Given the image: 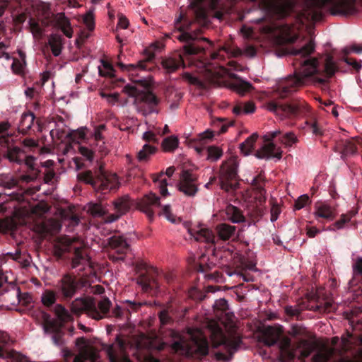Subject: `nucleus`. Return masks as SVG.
<instances>
[{
    "label": "nucleus",
    "instance_id": "obj_1",
    "mask_svg": "<svg viewBox=\"0 0 362 362\" xmlns=\"http://www.w3.org/2000/svg\"><path fill=\"white\" fill-rule=\"evenodd\" d=\"M315 51V45L312 40L302 48L294 49V73L281 81L276 90L277 98L284 99L308 83L312 82L322 86H327V78H331L337 70V67L331 56H328L324 69L319 67V61L310 55Z\"/></svg>",
    "mask_w": 362,
    "mask_h": 362
},
{
    "label": "nucleus",
    "instance_id": "obj_2",
    "mask_svg": "<svg viewBox=\"0 0 362 362\" xmlns=\"http://www.w3.org/2000/svg\"><path fill=\"white\" fill-rule=\"evenodd\" d=\"M144 304L145 303L127 300L123 302V305H117L110 312L112 302L107 297H103L97 303L93 298H77L71 302L70 310L76 316L86 313L88 317L95 320L115 317L119 320L129 321L132 313L138 312Z\"/></svg>",
    "mask_w": 362,
    "mask_h": 362
},
{
    "label": "nucleus",
    "instance_id": "obj_3",
    "mask_svg": "<svg viewBox=\"0 0 362 362\" xmlns=\"http://www.w3.org/2000/svg\"><path fill=\"white\" fill-rule=\"evenodd\" d=\"M281 337L279 329L271 326L267 327L262 333L261 341L267 346L279 344L280 357L284 361L293 360L298 354L303 358H307L314 351V343L307 340H300L296 346L288 337Z\"/></svg>",
    "mask_w": 362,
    "mask_h": 362
},
{
    "label": "nucleus",
    "instance_id": "obj_4",
    "mask_svg": "<svg viewBox=\"0 0 362 362\" xmlns=\"http://www.w3.org/2000/svg\"><path fill=\"white\" fill-rule=\"evenodd\" d=\"M302 15L307 21H318L323 17L322 9L332 15L349 16L356 11V0H304Z\"/></svg>",
    "mask_w": 362,
    "mask_h": 362
},
{
    "label": "nucleus",
    "instance_id": "obj_5",
    "mask_svg": "<svg viewBox=\"0 0 362 362\" xmlns=\"http://www.w3.org/2000/svg\"><path fill=\"white\" fill-rule=\"evenodd\" d=\"M351 338L352 334L347 332L346 337H341L339 349L326 348L319 351L313 356V361L329 362L334 358V362H362V347L355 351Z\"/></svg>",
    "mask_w": 362,
    "mask_h": 362
},
{
    "label": "nucleus",
    "instance_id": "obj_6",
    "mask_svg": "<svg viewBox=\"0 0 362 362\" xmlns=\"http://www.w3.org/2000/svg\"><path fill=\"white\" fill-rule=\"evenodd\" d=\"M77 177L80 181L90 185L95 192L102 194L115 191L120 185L117 175L105 171L102 165L95 171V175L90 170H86L78 173Z\"/></svg>",
    "mask_w": 362,
    "mask_h": 362
},
{
    "label": "nucleus",
    "instance_id": "obj_7",
    "mask_svg": "<svg viewBox=\"0 0 362 362\" xmlns=\"http://www.w3.org/2000/svg\"><path fill=\"white\" fill-rule=\"evenodd\" d=\"M211 341L213 348L223 347L226 353L217 351L215 353V357L218 361L225 362L231 360L242 342L239 337H228L220 327H217L211 332Z\"/></svg>",
    "mask_w": 362,
    "mask_h": 362
},
{
    "label": "nucleus",
    "instance_id": "obj_8",
    "mask_svg": "<svg viewBox=\"0 0 362 362\" xmlns=\"http://www.w3.org/2000/svg\"><path fill=\"white\" fill-rule=\"evenodd\" d=\"M115 214H108V210L102 204H92L89 207V211L93 216H105L106 223H113L118 220L122 215L129 211L133 205V202L128 195L119 197L112 202Z\"/></svg>",
    "mask_w": 362,
    "mask_h": 362
},
{
    "label": "nucleus",
    "instance_id": "obj_9",
    "mask_svg": "<svg viewBox=\"0 0 362 362\" xmlns=\"http://www.w3.org/2000/svg\"><path fill=\"white\" fill-rule=\"evenodd\" d=\"M191 22L183 14L180 13L175 22V28L179 33L174 37L181 42L186 44L182 47L184 53L187 55L197 54L204 51V48L197 45L194 41L197 37L194 34L187 32Z\"/></svg>",
    "mask_w": 362,
    "mask_h": 362
},
{
    "label": "nucleus",
    "instance_id": "obj_10",
    "mask_svg": "<svg viewBox=\"0 0 362 362\" xmlns=\"http://www.w3.org/2000/svg\"><path fill=\"white\" fill-rule=\"evenodd\" d=\"M73 242L68 236L63 237L54 244V252L57 257H62L65 253L73 251L74 257L71 259L72 268H76L81 264H87L89 263V258L86 255L81 247H74Z\"/></svg>",
    "mask_w": 362,
    "mask_h": 362
},
{
    "label": "nucleus",
    "instance_id": "obj_11",
    "mask_svg": "<svg viewBox=\"0 0 362 362\" xmlns=\"http://www.w3.org/2000/svg\"><path fill=\"white\" fill-rule=\"evenodd\" d=\"M238 167V163L235 158H230L221 165L220 186L227 192H234L239 187Z\"/></svg>",
    "mask_w": 362,
    "mask_h": 362
},
{
    "label": "nucleus",
    "instance_id": "obj_12",
    "mask_svg": "<svg viewBox=\"0 0 362 362\" xmlns=\"http://www.w3.org/2000/svg\"><path fill=\"white\" fill-rule=\"evenodd\" d=\"M268 109L279 116L295 117L305 115L308 108L303 100H293L290 103H282L271 100L267 104Z\"/></svg>",
    "mask_w": 362,
    "mask_h": 362
},
{
    "label": "nucleus",
    "instance_id": "obj_13",
    "mask_svg": "<svg viewBox=\"0 0 362 362\" xmlns=\"http://www.w3.org/2000/svg\"><path fill=\"white\" fill-rule=\"evenodd\" d=\"M81 286V279L75 274L66 273L57 281L55 289L62 300L69 301L78 293Z\"/></svg>",
    "mask_w": 362,
    "mask_h": 362
},
{
    "label": "nucleus",
    "instance_id": "obj_14",
    "mask_svg": "<svg viewBox=\"0 0 362 362\" xmlns=\"http://www.w3.org/2000/svg\"><path fill=\"white\" fill-rule=\"evenodd\" d=\"M136 269L137 273H139L136 282L144 292L156 291L159 288L157 269L148 267L146 263L141 262L136 264Z\"/></svg>",
    "mask_w": 362,
    "mask_h": 362
},
{
    "label": "nucleus",
    "instance_id": "obj_15",
    "mask_svg": "<svg viewBox=\"0 0 362 362\" xmlns=\"http://www.w3.org/2000/svg\"><path fill=\"white\" fill-rule=\"evenodd\" d=\"M105 247L110 250L109 259L116 262L124 261L127 253L130 250V245L122 236L113 235L106 240Z\"/></svg>",
    "mask_w": 362,
    "mask_h": 362
},
{
    "label": "nucleus",
    "instance_id": "obj_16",
    "mask_svg": "<svg viewBox=\"0 0 362 362\" xmlns=\"http://www.w3.org/2000/svg\"><path fill=\"white\" fill-rule=\"evenodd\" d=\"M280 134V131H274L265 134L264 136V139L268 143L264 144L260 149L255 152V157L259 159L276 158L280 160L282 157L281 150L279 148H277L274 143L270 142Z\"/></svg>",
    "mask_w": 362,
    "mask_h": 362
},
{
    "label": "nucleus",
    "instance_id": "obj_17",
    "mask_svg": "<svg viewBox=\"0 0 362 362\" xmlns=\"http://www.w3.org/2000/svg\"><path fill=\"white\" fill-rule=\"evenodd\" d=\"M43 327L46 333H52V339L53 343L58 346H62L64 344L63 336L64 332L62 331V323L58 322L57 320H51L50 315L43 312Z\"/></svg>",
    "mask_w": 362,
    "mask_h": 362
},
{
    "label": "nucleus",
    "instance_id": "obj_18",
    "mask_svg": "<svg viewBox=\"0 0 362 362\" xmlns=\"http://www.w3.org/2000/svg\"><path fill=\"white\" fill-rule=\"evenodd\" d=\"M126 89L129 90V94L135 96L136 100L146 105L148 110H144L143 114H150L155 111L156 106L159 103V99L150 90L139 91L136 88L127 86Z\"/></svg>",
    "mask_w": 362,
    "mask_h": 362
},
{
    "label": "nucleus",
    "instance_id": "obj_19",
    "mask_svg": "<svg viewBox=\"0 0 362 362\" xmlns=\"http://www.w3.org/2000/svg\"><path fill=\"white\" fill-rule=\"evenodd\" d=\"M155 58L153 52L149 49H146L144 52L143 59L139 60L136 64H124L122 62L117 64L122 70L129 72L132 75L137 74L138 71H146L150 70L152 66H150V64L153 62Z\"/></svg>",
    "mask_w": 362,
    "mask_h": 362
},
{
    "label": "nucleus",
    "instance_id": "obj_20",
    "mask_svg": "<svg viewBox=\"0 0 362 362\" xmlns=\"http://www.w3.org/2000/svg\"><path fill=\"white\" fill-rule=\"evenodd\" d=\"M178 189L185 195L194 197L198 191L197 177L189 170H184L180 176Z\"/></svg>",
    "mask_w": 362,
    "mask_h": 362
},
{
    "label": "nucleus",
    "instance_id": "obj_21",
    "mask_svg": "<svg viewBox=\"0 0 362 362\" xmlns=\"http://www.w3.org/2000/svg\"><path fill=\"white\" fill-rule=\"evenodd\" d=\"M32 127H35L37 132L42 131L41 121L37 119L35 115L31 111H28L22 114L18 127V131L22 134H26Z\"/></svg>",
    "mask_w": 362,
    "mask_h": 362
},
{
    "label": "nucleus",
    "instance_id": "obj_22",
    "mask_svg": "<svg viewBox=\"0 0 362 362\" xmlns=\"http://www.w3.org/2000/svg\"><path fill=\"white\" fill-rule=\"evenodd\" d=\"M161 65L168 74L174 73L179 69L185 66L182 55L178 51H175L170 55L163 58Z\"/></svg>",
    "mask_w": 362,
    "mask_h": 362
},
{
    "label": "nucleus",
    "instance_id": "obj_23",
    "mask_svg": "<svg viewBox=\"0 0 362 362\" xmlns=\"http://www.w3.org/2000/svg\"><path fill=\"white\" fill-rule=\"evenodd\" d=\"M126 342L121 337L117 335L115 338V341L110 345L107 349V354L110 362H120V358L122 356L125 351Z\"/></svg>",
    "mask_w": 362,
    "mask_h": 362
},
{
    "label": "nucleus",
    "instance_id": "obj_24",
    "mask_svg": "<svg viewBox=\"0 0 362 362\" xmlns=\"http://www.w3.org/2000/svg\"><path fill=\"white\" fill-rule=\"evenodd\" d=\"M159 205V198L155 194L145 195L137 204V209L147 215L149 219L154 216L153 206Z\"/></svg>",
    "mask_w": 362,
    "mask_h": 362
},
{
    "label": "nucleus",
    "instance_id": "obj_25",
    "mask_svg": "<svg viewBox=\"0 0 362 362\" xmlns=\"http://www.w3.org/2000/svg\"><path fill=\"white\" fill-rule=\"evenodd\" d=\"M194 349V351L197 356L204 357L209 354V342L203 333L198 330L197 335L191 334Z\"/></svg>",
    "mask_w": 362,
    "mask_h": 362
},
{
    "label": "nucleus",
    "instance_id": "obj_26",
    "mask_svg": "<svg viewBox=\"0 0 362 362\" xmlns=\"http://www.w3.org/2000/svg\"><path fill=\"white\" fill-rule=\"evenodd\" d=\"M189 233L196 241L204 242L207 244L214 245L216 237L212 230L205 228H193L189 229Z\"/></svg>",
    "mask_w": 362,
    "mask_h": 362
},
{
    "label": "nucleus",
    "instance_id": "obj_27",
    "mask_svg": "<svg viewBox=\"0 0 362 362\" xmlns=\"http://www.w3.org/2000/svg\"><path fill=\"white\" fill-rule=\"evenodd\" d=\"M334 151L341 153V158L346 160L347 157L354 155L357 152V147L354 142L350 140H340L337 142Z\"/></svg>",
    "mask_w": 362,
    "mask_h": 362
},
{
    "label": "nucleus",
    "instance_id": "obj_28",
    "mask_svg": "<svg viewBox=\"0 0 362 362\" xmlns=\"http://www.w3.org/2000/svg\"><path fill=\"white\" fill-rule=\"evenodd\" d=\"M314 214L317 218L332 221L336 217L335 209L325 203L316 204Z\"/></svg>",
    "mask_w": 362,
    "mask_h": 362
},
{
    "label": "nucleus",
    "instance_id": "obj_29",
    "mask_svg": "<svg viewBox=\"0 0 362 362\" xmlns=\"http://www.w3.org/2000/svg\"><path fill=\"white\" fill-rule=\"evenodd\" d=\"M98 351L93 348L82 349L74 358V362H98Z\"/></svg>",
    "mask_w": 362,
    "mask_h": 362
},
{
    "label": "nucleus",
    "instance_id": "obj_30",
    "mask_svg": "<svg viewBox=\"0 0 362 362\" xmlns=\"http://www.w3.org/2000/svg\"><path fill=\"white\" fill-rule=\"evenodd\" d=\"M171 337L173 341L171 344V351L180 354H185L187 352V344L184 337L179 333L172 331Z\"/></svg>",
    "mask_w": 362,
    "mask_h": 362
},
{
    "label": "nucleus",
    "instance_id": "obj_31",
    "mask_svg": "<svg viewBox=\"0 0 362 362\" xmlns=\"http://www.w3.org/2000/svg\"><path fill=\"white\" fill-rule=\"evenodd\" d=\"M272 6L274 12L279 18H284L288 16L293 9V4L289 0L276 2Z\"/></svg>",
    "mask_w": 362,
    "mask_h": 362
},
{
    "label": "nucleus",
    "instance_id": "obj_32",
    "mask_svg": "<svg viewBox=\"0 0 362 362\" xmlns=\"http://www.w3.org/2000/svg\"><path fill=\"white\" fill-rule=\"evenodd\" d=\"M7 291H11V294L15 296L19 303L28 305L32 301V296L28 293H22L21 289L13 283L7 285Z\"/></svg>",
    "mask_w": 362,
    "mask_h": 362
},
{
    "label": "nucleus",
    "instance_id": "obj_33",
    "mask_svg": "<svg viewBox=\"0 0 362 362\" xmlns=\"http://www.w3.org/2000/svg\"><path fill=\"white\" fill-rule=\"evenodd\" d=\"M235 226L228 223H221L216 227V231L218 238L222 240H228L232 238L235 234Z\"/></svg>",
    "mask_w": 362,
    "mask_h": 362
},
{
    "label": "nucleus",
    "instance_id": "obj_34",
    "mask_svg": "<svg viewBox=\"0 0 362 362\" xmlns=\"http://www.w3.org/2000/svg\"><path fill=\"white\" fill-rule=\"evenodd\" d=\"M226 214L228 218L233 223H242L245 221L242 211L232 204H229L226 206Z\"/></svg>",
    "mask_w": 362,
    "mask_h": 362
},
{
    "label": "nucleus",
    "instance_id": "obj_35",
    "mask_svg": "<svg viewBox=\"0 0 362 362\" xmlns=\"http://www.w3.org/2000/svg\"><path fill=\"white\" fill-rule=\"evenodd\" d=\"M54 314L57 316V320L58 322L62 323V327H64V324L73 320L71 315L69 313L67 309L61 304H57L54 307Z\"/></svg>",
    "mask_w": 362,
    "mask_h": 362
},
{
    "label": "nucleus",
    "instance_id": "obj_36",
    "mask_svg": "<svg viewBox=\"0 0 362 362\" xmlns=\"http://www.w3.org/2000/svg\"><path fill=\"white\" fill-rule=\"evenodd\" d=\"M57 25L62 30L64 35L71 38L73 36V30L71 27L70 21L64 13H60L57 19Z\"/></svg>",
    "mask_w": 362,
    "mask_h": 362
},
{
    "label": "nucleus",
    "instance_id": "obj_37",
    "mask_svg": "<svg viewBox=\"0 0 362 362\" xmlns=\"http://www.w3.org/2000/svg\"><path fill=\"white\" fill-rule=\"evenodd\" d=\"M8 340L9 337L6 333L0 332V358L10 357L15 358L18 355V353L14 351H8L6 349Z\"/></svg>",
    "mask_w": 362,
    "mask_h": 362
},
{
    "label": "nucleus",
    "instance_id": "obj_38",
    "mask_svg": "<svg viewBox=\"0 0 362 362\" xmlns=\"http://www.w3.org/2000/svg\"><path fill=\"white\" fill-rule=\"evenodd\" d=\"M57 297L58 294L56 290L46 289L42 293L41 302L44 306L50 308L55 304Z\"/></svg>",
    "mask_w": 362,
    "mask_h": 362
},
{
    "label": "nucleus",
    "instance_id": "obj_39",
    "mask_svg": "<svg viewBox=\"0 0 362 362\" xmlns=\"http://www.w3.org/2000/svg\"><path fill=\"white\" fill-rule=\"evenodd\" d=\"M48 43L51 47L52 54L57 57L61 54L62 48V38L60 35L52 34L48 40Z\"/></svg>",
    "mask_w": 362,
    "mask_h": 362
},
{
    "label": "nucleus",
    "instance_id": "obj_40",
    "mask_svg": "<svg viewBox=\"0 0 362 362\" xmlns=\"http://www.w3.org/2000/svg\"><path fill=\"white\" fill-rule=\"evenodd\" d=\"M17 228L16 219L11 216H6L0 219V231L4 233H8L15 230Z\"/></svg>",
    "mask_w": 362,
    "mask_h": 362
},
{
    "label": "nucleus",
    "instance_id": "obj_41",
    "mask_svg": "<svg viewBox=\"0 0 362 362\" xmlns=\"http://www.w3.org/2000/svg\"><path fill=\"white\" fill-rule=\"evenodd\" d=\"M258 138L256 133L252 134L247 139L240 144V149L245 156L249 155L254 148V144Z\"/></svg>",
    "mask_w": 362,
    "mask_h": 362
},
{
    "label": "nucleus",
    "instance_id": "obj_42",
    "mask_svg": "<svg viewBox=\"0 0 362 362\" xmlns=\"http://www.w3.org/2000/svg\"><path fill=\"white\" fill-rule=\"evenodd\" d=\"M264 185L265 177L264 173L262 171L259 173V175L253 178L252 181V185L254 189L257 191V194L262 196L266 192Z\"/></svg>",
    "mask_w": 362,
    "mask_h": 362
},
{
    "label": "nucleus",
    "instance_id": "obj_43",
    "mask_svg": "<svg viewBox=\"0 0 362 362\" xmlns=\"http://www.w3.org/2000/svg\"><path fill=\"white\" fill-rule=\"evenodd\" d=\"M10 125L8 122L0 123V145L8 146L10 141H13V139L11 135L7 133Z\"/></svg>",
    "mask_w": 362,
    "mask_h": 362
},
{
    "label": "nucleus",
    "instance_id": "obj_44",
    "mask_svg": "<svg viewBox=\"0 0 362 362\" xmlns=\"http://www.w3.org/2000/svg\"><path fill=\"white\" fill-rule=\"evenodd\" d=\"M156 148L149 144H144L142 148L137 153V158L140 162L147 161L150 156L154 154Z\"/></svg>",
    "mask_w": 362,
    "mask_h": 362
},
{
    "label": "nucleus",
    "instance_id": "obj_45",
    "mask_svg": "<svg viewBox=\"0 0 362 362\" xmlns=\"http://www.w3.org/2000/svg\"><path fill=\"white\" fill-rule=\"evenodd\" d=\"M21 153L22 150L19 147H8L6 153V157L10 161L15 162L18 164H21L23 161V158L21 157Z\"/></svg>",
    "mask_w": 362,
    "mask_h": 362
},
{
    "label": "nucleus",
    "instance_id": "obj_46",
    "mask_svg": "<svg viewBox=\"0 0 362 362\" xmlns=\"http://www.w3.org/2000/svg\"><path fill=\"white\" fill-rule=\"evenodd\" d=\"M182 78L187 81L189 83L194 85L197 87H198L200 89H205L206 88V85L205 82H204L202 80H201L197 76L192 75L190 73L185 72L182 74Z\"/></svg>",
    "mask_w": 362,
    "mask_h": 362
},
{
    "label": "nucleus",
    "instance_id": "obj_47",
    "mask_svg": "<svg viewBox=\"0 0 362 362\" xmlns=\"http://www.w3.org/2000/svg\"><path fill=\"white\" fill-rule=\"evenodd\" d=\"M356 214V212L351 211L348 212L347 214H341L340 218L334 224L333 226H330L329 228V230H334L335 229H341L344 227V224L350 221L351 218L354 216Z\"/></svg>",
    "mask_w": 362,
    "mask_h": 362
},
{
    "label": "nucleus",
    "instance_id": "obj_48",
    "mask_svg": "<svg viewBox=\"0 0 362 362\" xmlns=\"http://www.w3.org/2000/svg\"><path fill=\"white\" fill-rule=\"evenodd\" d=\"M179 144L178 139L175 136H170L163 139L162 142V147L164 151H173L175 150Z\"/></svg>",
    "mask_w": 362,
    "mask_h": 362
},
{
    "label": "nucleus",
    "instance_id": "obj_49",
    "mask_svg": "<svg viewBox=\"0 0 362 362\" xmlns=\"http://www.w3.org/2000/svg\"><path fill=\"white\" fill-rule=\"evenodd\" d=\"M308 129L315 136H322L323 129L320 124L314 119H310L305 122Z\"/></svg>",
    "mask_w": 362,
    "mask_h": 362
},
{
    "label": "nucleus",
    "instance_id": "obj_50",
    "mask_svg": "<svg viewBox=\"0 0 362 362\" xmlns=\"http://www.w3.org/2000/svg\"><path fill=\"white\" fill-rule=\"evenodd\" d=\"M163 173H160L158 175H156L153 177V182H158V187L160 189V193L163 197H166L168 194V189H167V180L163 177Z\"/></svg>",
    "mask_w": 362,
    "mask_h": 362
},
{
    "label": "nucleus",
    "instance_id": "obj_51",
    "mask_svg": "<svg viewBox=\"0 0 362 362\" xmlns=\"http://www.w3.org/2000/svg\"><path fill=\"white\" fill-rule=\"evenodd\" d=\"M101 62L103 64V68H101L99 66V68H98L99 74L101 76H105V77H110V78L114 77L115 69H114L112 65L105 60H102Z\"/></svg>",
    "mask_w": 362,
    "mask_h": 362
},
{
    "label": "nucleus",
    "instance_id": "obj_52",
    "mask_svg": "<svg viewBox=\"0 0 362 362\" xmlns=\"http://www.w3.org/2000/svg\"><path fill=\"white\" fill-rule=\"evenodd\" d=\"M223 154L222 150L216 146H209L207 148V158L216 161L219 159Z\"/></svg>",
    "mask_w": 362,
    "mask_h": 362
},
{
    "label": "nucleus",
    "instance_id": "obj_53",
    "mask_svg": "<svg viewBox=\"0 0 362 362\" xmlns=\"http://www.w3.org/2000/svg\"><path fill=\"white\" fill-rule=\"evenodd\" d=\"M30 32L35 37H41L43 33V30L40 28L38 22L33 18H30L28 21Z\"/></svg>",
    "mask_w": 362,
    "mask_h": 362
},
{
    "label": "nucleus",
    "instance_id": "obj_54",
    "mask_svg": "<svg viewBox=\"0 0 362 362\" xmlns=\"http://www.w3.org/2000/svg\"><path fill=\"white\" fill-rule=\"evenodd\" d=\"M233 121L227 122V119L226 118H218L214 125L219 128V130L218 131V134H223L226 132L228 128L230 126L233 125Z\"/></svg>",
    "mask_w": 362,
    "mask_h": 362
},
{
    "label": "nucleus",
    "instance_id": "obj_55",
    "mask_svg": "<svg viewBox=\"0 0 362 362\" xmlns=\"http://www.w3.org/2000/svg\"><path fill=\"white\" fill-rule=\"evenodd\" d=\"M234 89L240 94L244 95L250 90L252 85L246 81H240L233 85Z\"/></svg>",
    "mask_w": 362,
    "mask_h": 362
},
{
    "label": "nucleus",
    "instance_id": "obj_56",
    "mask_svg": "<svg viewBox=\"0 0 362 362\" xmlns=\"http://www.w3.org/2000/svg\"><path fill=\"white\" fill-rule=\"evenodd\" d=\"M281 141L285 145L291 146L298 141V139L293 132H290L284 134L281 139Z\"/></svg>",
    "mask_w": 362,
    "mask_h": 362
},
{
    "label": "nucleus",
    "instance_id": "obj_57",
    "mask_svg": "<svg viewBox=\"0 0 362 362\" xmlns=\"http://www.w3.org/2000/svg\"><path fill=\"white\" fill-rule=\"evenodd\" d=\"M158 317L162 325H166L170 324L173 322V319L170 316L168 310H163L159 312Z\"/></svg>",
    "mask_w": 362,
    "mask_h": 362
},
{
    "label": "nucleus",
    "instance_id": "obj_58",
    "mask_svg": "<svg viewBox=\"0 0 362 362\" xmlns=\"http://www.w3.org/2000/svg\"><path fill=\"white\" fill-rule=\"evenodd\" d=\"M309 202V197L307 194L301 195L298 198V199L295 202V209L296 210L301 209L303 208L307 203Z\"/></svg>",
    "mask_w": 362,
    "mask_h": 362
},
{
    "label": "nucleus",
    "instance_id": "obj_59",
    "mask_svg": "<svg viewBox=\"0 0 362 362\" xmlns=\"http://www.w3.org/2000/svg\"><path fill=\"white\" fill-rule=\"evenodd\" d=\"M83 23L86 25L89 31L93 30L95 23L93 16L91 13H88L84 16Z\"/></svg>",
    "mask_w": 362,
    "mask_h": 362
},
{
    "label": "nucleus",
    "instance_id": "obj_60",
    "mask_svg": "<svg viewBox=\"0 0 362 362\" xmlns=\"http://www.w3.org/2000/svg\"><path fill=\"white\" fill-rule=\"evenodd\" d=\"M67 136H69L73 141H76L77 139H84L86 138V129H78L73 133L68 134Z\"/></svg>",
    "mask_w": 362,
    "mask_h": 362
},
{
    "label": "nucleus",
    "instance_id": "obj_61",
    "mask_svg": "<svg viewBox=\"0 0 362 362\" xmlns=\"http://www.w3.org/2000/svg\"><path fill=\"white\" fill-rule=\"evenodd\" d=\"M22 144L25 148H27L30 150L38 147V141L31 139V138H25L22 141Z\"/></svg>",
    "mask_w": 362,
    "mask_h": 362
},
{
    "label": "nucleus",
    "instance_id": "obj_62",
    "mask_svg": "<svg viewBox=\"0 0 362 362\" xmlns=\"http://www.w3.org/2000/svg\"><path fill=\"white\" fill-rule=\"evenodd\" d=\"M351 52L360 54L362 53V46L359 45H353L349 47H345L343 49V53L344 56H347L350 54Z\"/></svg>",
    "mask_w": 362,
    "mask_h": 362
},
{
    "label": "nucleus",
    "instance_id": "obj_63",
    "mask_svg": "<svg viewBox=\"0 0 362 362\" xmlns=\"http://www.w3.org/2000/svg\"><path fill=\"white\" fill-rule=\"evenodd\" d=\"M228 302L224 298H220L216 300L214 303V308L216 310H219L221 311H226L228 309Z\"/></svg>",
    "mask_w": 362,
    "mask_h": 362
},
{
    "label": "nucleus",
    "instance_id": "obj_64",
    "mask_svg": "<svg viewBox=\"0 0 362 362\" xmlns=\"http://www.w3.org/2000/svg\"><path fill=\"white\" fill-rule=\"evenodd\" d=\"M80 153L84 156L88 160L91 161L93 159V152L88 148L85 146L79 147Z\"/></svg>",
    "mask_w": 362,
    "mask_h": 362
}]
</instances>
